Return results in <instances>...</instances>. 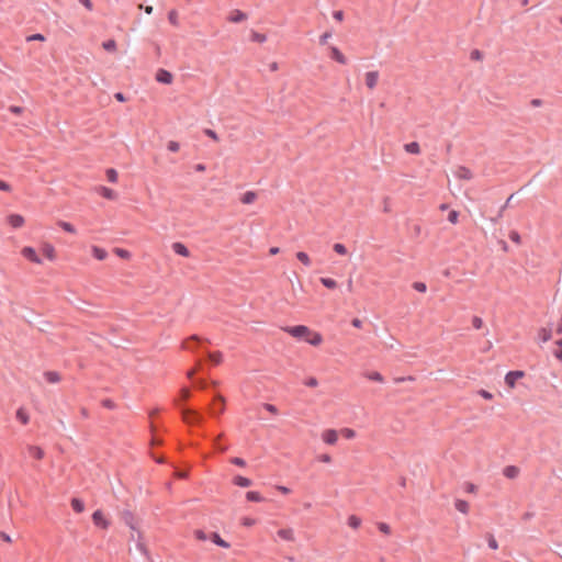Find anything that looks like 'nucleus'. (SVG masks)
<instances>
[{
  "instance_id": "1",
  "label": "nucleus",
  "mask_w": 562,
  "mask_h": 562,
  "mask_svg": "<svg viewBox=\"0 0 562 562\" xmlns=\"http://www.w3.org/2000/svg\"><path fill=\"white\" fill-rule=\"evenodd\" d=\"M182 419L188 425H200L203 423L204 417L195 409L184 407L181 409Z\"/></svg>"
},
{
  "instance_id": "2",
  "label": "nucleus",
  "mask_w": 562,
  "mask_h": 562,
  "mask_svg": "<svg viewBox=\"0 0 562 562\" xmlns=\"http://www.w3.org/2000/svg\"><path fill=\"white\" fill-rule=\"evenodd\" d=\"M285 331L297 339L305 340L311 335V329L305 325L289 326Z\"/></svg>"
},
{
  "instance_id": "3",
  "label": "nucleus",
  "mask_w": 562,
  "mask_h": 562,
  "mask_svg": "<svg viewBox=\"0 0 562 562\" xmlns=\"http://www.w3.org/2000/svg\"><path fill=\"white\" fill-rule=\"evenodd\" d=\"M92 521L97 527L106 529L110 525L109 520L105 519L103 513L98 509L92 514Z\"/></svg>"
},
{
  "instance_id": "4",
  "label": "nucleus",
  "mask_w": 562,
  "mask_h": 562,
  "mask_svg": "<svg viewBox=\"0 0 562 562\" xmlns=\"http://www.w3.org/2000/svg\"><path fill=\"white\" fill-rule=\"evenodd\" d=\"M525 375V372L524 371H520V370H514V371H509L506 373L505 375V383L509 386V387H514L515 386V383L518 379L522 378Z\"/></svg>"
},
{
  "instance_id": "5",
  "label": "nucleus",
  "mask_w": 562,
  "mask_h": 562,
  "mask_svg": "<svg viewBox=\"0 0 562 562\" xmlns=\"http://www.w3.org/2000/svg\"><path fill=\"white\" fill-rule=\"evenodd\" d=\"M173 76L170 71L166 69H158L156 72V80L164 85H170L172 82Z\"/></svg>"
},
{
  "instance_id": "6",
  "label": "nucleus",
  "mask_w": 562,
  "mask_h": 562,
  "mask_svg": "<svg viewBox=\"0 0 562 562\" xmlns=\"http://www.w3.org/2000/svg\"><path fill=\"white\" fill-rule=\"evenodd\" d=\"M224 398L221 395H216L214 398V403L210 407V413L212 415L221 414L224 412Z\"/></svg>"
},
{
  "instance_id": "7",
  "label": "nucleus",
  "mask_w": 562,
  "mask_h": 562,
  "mask_svg": "<svg viewBox=\"0 0 562 562\" xmlns=\"http://www.w3.org/2000/svg\"><path fill=\"white\" fill-rule=\"evenodd\" d=\"M26 450L29 456L35 460H42L45 456L44 450L38 446L29 445Z\"/></svg>"
},
{
  "instance_id": "8",
  "label": "nucleus",
  "mask_w": 562,
  "mask_h": 562,
  "mask_svg": "<svg viewBox=\"0 0 562 562\" xmlns=\"http://www.w3.org/2000/svg\"><path fill=\"white\" fill-rule=\"evenodd\" d=\"M201 344V339L196 335H193L183 341L182 347L187 350H194L195 348H199Z\"/></svg>"
},
{
  "instance_id": "9",
  "label": "nucleus",
  "mask_w": 562,
  "mask_h": 562,
  "mask_svg": "<svg viewBox=\"0 0 562 562\" xmlns=\"http://www.w3.org/2000/svg\"><path fill=\"white\" fill-rule=\"evenodd\" d=\"M22 255L24 256V258H26L27 260H30L32 262L41 263V258L36 254L35 249L32 247H24L22 249Z\"/></svg>"
},
{
  "instance_id": "10",
  "label": "nucleus",
  "mask_w": 562,
  "mask_h": 562,
  "mask_svg": "<svg viewBox=\"0 0 562 562\" xmlns=\"http://www.w3.org/2000/svg\"><path fill=\"white\" fill-rule=\"evenodd\" d=\"M454 175L457 178L462 179V180H471L473 177L472 171L464 166H459L457 168Z\"/></svg>"
},
{
  "instance_id": "11",
  "label": "nucleus",
  "mask_w": 562,
  "mask_h": 562,
  "mask_svg": "<svg viewBox=\"0 0 562 562\" xmlns=\"http://www.w3.org/2000/svg\"><path fill=\"white\" fill-rule=\"evenodd\" d=\"M322 437L327 445H334L338 439V434L335 429H327L323 432Z\"/></svg>"
},
{
  "instance_id": "12",
  "label": "nucleus",
  "mask_w": 562,
  "mask_h": 562,
  "mask_svg": "<svg viewBox=\"0 0 562 562\" xmlns=\"http://www.w3.org/2000/svg\"><path fill=\"white\" fill-rule=\"evenodd\" d=\"M172 250L175 251V254L179 255V256H182V257H189L190 256V251L188 249V247L183 244V243H180V241H176L172 244Z\"/></svg>"
},
{
  "instance_id": "13",
  "label": "nucleus",
  "mask_w": 562,
  "mask_h": 562,
  "mask_svg": "<svg viewBox=\"0 0 562 562\" xmlns=\"http://www.w3.org/2000/svg\"><path fill=\"white\" fill-rule=\"evenodd\" d=\"M379 80V72L378 71H368L366 74V85L369 89H373Z\"/></svg>"
},
{
  "instance_id": "14",
  "label": "nucleus",
  "mask_w": 562,
  "mask_h": 562,
  "mask_svg": "<svg viewBox=\"0 0 562 562\" xmlns=\"http://www.w3.org/2000/svg\"><path fill=\"white\" fill-rule=\"evenodd\" d=\"M330 57L341 65L347 64V58L336 46H330Z\"/></svg>"
},
{
  "instance_id": "15",
  "label": "nucleus",
  "mask_w": 562,
  "mask_h": 562,
  "mask_svg": "<svg viewBox=\"0 0 562 562\" xmlns=\"http://www.w3.org/2000/svg\"><path fill=\"white\" fill-rule=\"evenodd\" d=\"M278 536L285 541H294V531L292 528H284L278 530Z\"/></svg>"
},
{
  "instance_id": "16",
  "label": "nucleus",
  "mask_w": 562,
  "mask_h": 562,
  "mask_svg": "<svg viewBox=\"0 0 562 562\" xmlns=\"http://www.w3.org/2000/svg\"><path fill=\"white\" fill-rule=\"evenodd\" d=\"M8 222L13 228H19L23 225L24 218L20 214H11L8 217Z\"/></svg>"
},
{
  "instance_id": "17",
  "label": "nucleus",
  "mask_w": 562,
  "mask_h": 562,
  "mask_svg": "<svg viewBox=\"0 0 562 562\" xmlns=\"http://www.w3.org/2000/svg\"><path fill=\"white\" fill-rule=\"evenodd\" d=\"M503 474L507 477V479H516L519 474V469L516 467V465H507L504 468L503 470Z\"/></svg>"
},
{
  "instance_id": "18",
  "label": "nucleus",
  "mask_w": 562,
  "mask_h": 562,
  "mask_svg": "<svg viewBox=\"0 0 562 562\" xmlns=\"http://www.w3.org/2000/svg\"><path fill=\"white\" fill-rule=\"evenodd\" d=\"M246 19H247L246 13H244V12H243V11H240V10H234V11L231 13L229 18H228V20H229L231 22H233V23H239V22L245 21Z\"/></svg>"
},
{
  "instance_id": "19",
  "label": "nucleus",
  "mask_w": 562,
  "mask_h": 562,
  "mask_svg": "<svg viewBox=\"0 0 562 562\" xmlns=\"http://www.w3.org/2000/svg\"><path fill=\"white\" fill-rule=\"evenodd\" d=\"M305 341L312 346H318L323 341V337L319 333H312L306 337Z\"/></svg>"
},
{
  "instance_id": "20",
  "label": "nucleus",
  "mask_w": 562,
  "mask_h": 562,
  "mask_svg": "<svg viewBox=\"0 0 562 562\" xmlns=\"http://www.w3.org/2000/svg\"><path fill=\"white\" fill-rule=\"evenodd\" d=\"M98 192L108 200H113L116 198V193L108 187H99Z\"/></svg>"
},
{
  "instance_id": "21",
  "label": "nucleus",
  "mask_w": 562,
  "mask_h": 562,
  "mask_svg": "<svg viewBox=\"0 0 562 562\" xmlns=\"http://www.w3.org/2000/svg\"><path fill=\"white\" fill-rule=\"evenodd\" d=\"M552 337V330L550 328H540L538 331V339L541 342H547Z\"/></svg>"
},
{
  "instance_id": "22",
  "label": "nucleus",
  "mask_w": 562,
  "mask_h": 562,
  "mask_svg": "<svg viewBox=\"0 0 562 562\" xmlns=\"http://www.w3.org/2000/svg\"><path fill=\"white\" fill-rule=\"evenodd\" d=\"M122 519L125 522V525H127L132 530H135L134 516H133L132 512L124 510L122 513Z\"/></svg>"
},
{
  "instance_id": "23",
  "label": "nucleus",
  "mask_w": 562,
  "mask_h": 562,
  "mask_svg": "<svg viewBox=\"0 0 562 562\" xmlns=\"http://www.w3.org/2000/svg\"><path fill=\"white\" fill-rule=\"evenodd\" d=\"M210 539L212 542H214L216 546L222 548H229V543L221 538V536L217 532H212Z\"/></svg>"
},
{
  "instance_id": "24",
  "label": "nucleus",
  "mask_w": 562,
  "mask_h": 562,
  "mask_svg": "<svg viewBox=\"0 0 562 562\" xmlns=\"http://www.w3.org/2000/svg\"><path fill=\"white\" fill-rule=\"evenodd\" d=\"M234 484L240 487H248L252 484L251 480L241 475L234 477Z\"/></svg>"
},
{
  "instance_id": "25",
  "label": "nucleus",
  "mask_w": 562,
  "mask_h": 562,
  "mask_svg": "<svg viewBox=\"0 0 562 562\" xmlns=\"http://www.w3.org/2000/svg\"><path fill=\"white\" fill-rule=\"evenodd\" d=\"M92 255L98 260H104L108 257L106 250L97 246L92 247Z\"/></svg>"
},
{
  "instance_id": "26",
  "label": "nucleus",
  "mask_w": 562,
  "mask_h": 562,
  "mask_svg": "<svg viewBox=\"0 0 562 562\" xmlns=\"http://www.w3.org/2000/svg\"><path fill=\"white\" fill-rule=\"evenodd\" d=\"M454 507L458 512L462 513V514H468L469 513V504L467 501H463V499H457L454 502Z\"/></svg>"
},
{
  "instance_id": "27",
  "label": "nucleus",
  "mask_w": 562,
  "mask_h": 562,
  "mask_svg": "<svg viewBox=\"0 0 562 562\" xmlns=\"http://www.w3.org/2000/svg\"><path fill=\"white\" fill-rule=\"evenodd\" d=\"M44 376H45L46 381L49 383H57L60 380V375L56 371H46L44 373Z\"/></svg>"
},
{
  "instance_id": "28",
  "label": "nucleus",
  "mask_w": 562,
  "mask_h": 562,
  "mask_svg": "<svg viewBox=\"0 0 562 562\" xmlns=\"http://www.w3.org/2000/svg\"><path fill=\"white\" fill-rule=\"evenodd\" d=\"M206 358L212 364L216 366V364H220L222 361V353L221 352H213V353L206 352Z\"/></svg>"
},
{
  "instance_id": "29",
  "label": "nucleus",
  "mask_w": 562,
  "mask_h": 562,
  "mask_svg": "<svg viewBox=\"0 0 562 562\" xmlns=\"http://www.w3.org/2000/svg\"><path fill=\"white\" fill-rule=\"evenodd\" d=\"M405 150L408 154L417 155L420 151V146H419V144L417 142H411V143L405 145Z\"/></svg>"
},
{
  "instance_id": "30",
  "label": "nucleus",
  "mask_w": 562,
  "mask_h": 562,
  "mask_svg": "<svg viewBox=\"0 0 562 562\" xmlns=\"http://www.w3.org/2000/svg\"><path fill=\"white\" fill-rule=\"evenodd\" d=\"M71 507L76 513H82L85 510V503L81 499L74 497L71 499Z\"/></svg>"
},
{
  "instance_id": "31",
  "label": "nucleus",
  "mask_w": 562,
  "mask_h": 562,
  "mask_svg": "<svg viewBox=\"0 0 562 562\" xmlns=\"http://www.w3.org/2000/svg\"><path fill=\"white\" fill-rule=\"evenodd\" d=\"M257 198V194L254 191H247L241 196V202L244 204H251Z\"/></svg>"
},
{
  "instance_id": "32",
  "label": "nucleus",
  "mask_w": 562,
  "mask_h": 562,
  "mask_svg": "<svg viewBox=\"0 0 562 562\" xmlns=\"http://www.w3.org/2000/svg\"><path fill=\"white\" fill-rule=\"evenodd\" d=\"M16 418L24 425H26L30 420V417H29V414L25 412L24 408L20 407L18 411H16V414H15Z\"/></svg>"
},
{
  "instance_id": "33",
  "label": "nucleus",
  "mask_w": 562,
  "mask_h": 562,
  "mask_svg": "<svg viewBox=\"0 0 562 562\" xmlns=\"http://www.w3.org/2000/svg\"><path fill=\"white\" fill-rule=\"evenodd\" d=\"M246 498L249 502H262L263 497L256 491H249L246 493Z\"/></svg>"
},
{
  "instance_id": "34",
  "label": "nucleus",
  "mask_w": 562,
  "mask_h": 562,
  "mask_svg": "<svg viewBox=\"0 0 562 562\" xmlns=\"http://www.w3.org/2000/svg\"><path fill=\"white\" fill-rule=\"evenodd\" d=\"M296 258L306 267H310L312 263L308 255L304 251L296 252Z\"/></svg>"
},
{
  "instance_id": "35",
  "label": "nucleus",
  "mask_w": 562,
  "mask_h": 562,
  "mask_svg": "<svg viewBox=\"0 0 562 562\" xmlns=\"http://www.w3.org/2000/svg\"><path fill=\"white\" fill-rule=\"evenodd\" d=\"M58 226L60 228H63L65 232H67V233H70V234H75L76 233L75 226L72 224L68 223V222L59 221L58 222Z\"/></svg>"
},
{
  "instance_id": "36",
  "label": "nucleus",
  "mask_w": 562,
  "mask_h": 562,
  "mask_svg": "<svg viewBox=\"0 0 562 562\" xmlns=\"http://www.w3.org/2000/svg\"><path fill=\"white\" fill-rule=\"evenodd\" d=\"M319 281L327 289H335L337 286V282L331 278H321Z\"/></svg>"
},
{
  "instance_id": "37",
  "label": "nucleus",
  "mask_w": 562,
  "mask_h": 562,
  "mask_svg": "<svg viewBox=\"0 0 562 562\" xmlns=\"http://www.w3.org/2000/svg\"><path fill=\"white\" fill-rule=\"evenodd\" d=\"M348 525L351 528L357 529L361 525V519L356 515H351L348 518Z\"/></svg>"
},
{
  "instance_id": "38",
  "label": "nucleus",
  "mask_w": 562,
  "mask_h": 562,
  "mask_svg": "<svg viewBox=\"0 0 562 562\" xmlns=\"http://www.w3.org/2000/svg\"><path fill=\"white\" fill-rule=\"evenodd\" d=\"M102 47L106 52H114L116 49V42L114 40H108L102 43Z\"/></svg>"
},
{
  "instance_id": "39",
  "label": "nucleus",
  "mask_w": 562,
  "mask_h": 562,
  "mask_svg": "<svg viewBox=\"0 0 562 562\" xmlns=\"http://www.w3.org/2000/svg\"><path fill=\"white\" fill-rule=\"evenodd\" d=\"M105 173L108 181L112 183L117 181V171L115 169L109 168Z\"/></svg>"
},
{
  "instance_id": "40",
  "label": "nucleus",
  "mask_w": 562,
  "mask_h": 562,
  "mask_svg": "<svg viewBox=\"0 0 562 562\" xmlns=\"http://www.w3.org/2000/svg\"><path fill=\"white\" fill-rule=\"evenodd\" d=\"M367 378L371 381H375V382H383V376L381 373L374 371V372H370L367 374Z\"/></svg>"
},
{
  "instance_id": "41",
  "label": "nucleus",
  "mask_w": 562,
  "mask_h": 562,
  "mask_svg": "<svg viewBox=\"0 0 562 562\" xmlns=\"http://www.w3.org/2000/svg\"><path fill=\"white\" fill-rule=\"evenodd\" d=\"M251 40L254 42L263 43V42H266L267 36L265 34H261V33H258V32H252Z\"/></svg>"
},
{
  "instance_id": "42",
  "label": "nucleus",
  "mask_w": 562,
  "mask_h": 562,
  "mask_svg": "<svg viewBox=\"0 0 562 562\" xmlns=\"http://www.w3.org/2000/svg\"><path fill=\"white\" fill-rule=\"evenodd\" d=\"M333 248H334V250H335L338 255L344 256V255H346V254H347V248H346V246H345V245H342V244H340V243H336V244L334 245V247H333Z\"/></svg>"
},
{
  "instance_id": "43",
  "label": "nucleus",
  "mask_w": 562,
  "mask_h": 562,
  "mask_svg": "<svg viewBox=\"0 0 562 562\" xmlns=\"http://www.w3.org/2000/svg\"><path fill=\"white\" fill-rule=\"evenodd\" d=\"M168 20L172 25H178V12L176 10H171L168 13Z\"/></svg>"
},
{
  "instance_id": "44",
  "label": "nucleus",
  "mask_w": 562,
  "mask_h": 562,
  "mask_svg": "<svg viewBox=\"0 0 562 562\" xmlns=\"http://www.w3.org/2000/svg\"><path fill=\"white\" fill-rule=\"evenodd\" d=\"M487 544L492 550H496L498 548V543L492 533L487 535Z\"/></svg>"
},
{
  "instance_id": "45",
  "label": "nucleus",
  "mask_w": 562,
  "mask_h": 562,
  "mask_svg": "<svg viewBox=\"0 0 562 562\" xmlns=\"http://www.w3.org/2000/svg\"><path fill=\"white\" fill-rule=\"evenodd\" d=\"M43 250H44L45 256H46L48 259H50V260H53V259H54V252H55V250H54V247H53V246H50V245H46V246L44 247V249H43Z\"/></svg>"
},
{
  "instance_id": "46",
  "label": "nucleus",
  "mask_w": 562,
  "mask_h": 562,
  "mask_svg": "<svg viewBox=\"0 0 562 562\" xmlns=\"http://www.w3.org/2000/svg\"><path fill=\"white\" fill-rule=\"evenodd\" d=\"M509 239L516 244H520L521 237L517 231H512L508 235Z\"/></svg>"
},
{
  "instance_id": "47",
  "label": "nucleus",
  "mask_w": 562,
  "mask_h": 562,
  "mask_svg": "<svg viewBox=\"0 0 562 562\" xmlns=\"http://www.w3.org/2000/svg\"><path fill=\"white\" fill-rule=\"evenodd\" d=\"M341 434L347 439H352L356 436L355 430L351 429V428H344V429H341Z\"/></svg>"
},
{
  "instance_id": "48",
  "label": "nucleus",
  "mask_w": 562,
  "mask_h": 562,
  "mask_svg": "<svg viewBox=\"0 0 562 562\" xmlns=\"http://www.w3.org/2000/svg\"><path fill=\"white\" fill-rule=\"evenodd\" d=\"M413 288L418 292H426L427 285L424 282L417 281L413 283Z\"/></svg>"
},
{
  "instance_id": "49",
  "label": "nucleus",
  "mask_w": 562,
  "mask_h": 562,
  "mask_svg": "<svg viewBox=\"0 0 562 562\" xmlns=\"http://www.w3.org/2000/svg\"><path fill=\"white\" fill-rule=\"evenodd\" d=\"M378 529L385 535L391 532V528L386 522H378Z\"/></svg>"
},
{
  "instance_id": "50",
  "label": "nucleus",
  "mask_w": 562,
  "mask_h": 562,
  "mask_svg": "<svg viewBox=\"0 0 562 562\" xmlns=\"http://www.w3.org/2000/svg\"><path fill=\"white\" fill-rule=\"evenodd\" d=\"M115 252H116V255H117L119 257L124 258V259H127V258H130V257H131L130 251H128V250H126V249H123V248H116V249H115Z\"/></svg>"
},
{
  "instance_id": "51",
  "label": "nucleus",
  "mask_w": 562,
  "mask_h": 562,
  "mask_svg": "<svg viewBox=\"0 0 562 562\" xmlns=\"http://www.w3.org/2000/svg\"><path fill=\"white\" fill-rule=\"evenodd\" d=\"M459 213L457 211H450L448 214V221L452 224L458 222Z\"/></svg>"
},
{
  "instance_id": "52",
  "label": "nucleus",
  "mask_w": 562,
  "mask_h": 562,
  "mask_svg": "<svg viewBox=\"0 0 562 562\" xmlns=\"http://www.w3.org/2000/svg\"><path fill=\"white\" fill-rule=\"evenodd\" d=\"M472 325H473V327H474L475 329H481V328H482V326H483V321H482V318H481V317H479V316H474V317L472 318Z\"/></svg>"
},
{
  "instance_id": "53",
  "label": "nucleus",
  "mask_w": 562,
  "mask_h": 562,
  "mask_svg": "<svg viewBox=\"0 0 562 562\" xmlns=\"http://www.w3.org/2000/svg\"><path fill=\"white\" fill-rule=\"evenodd\" d=\"M167 148L170 150V151H178L179 148H180V144L178 142H175V140H170L167 145Z\"/></svg>"
},
{
  "instance_id": "54",
  "label": "nucleus",
  "mask_w": 562,
  "mask_h": 562,
  "mask_svg": "<svg viewBox=\"0 0 562 562\" xmlns=\"http://www.w3.org/2000/svg\"><path fill=\"white\" fill-rule=\"evenodd\" d=\"M45 37L43 34L41 33H36V34H32L30 36L26 37V41L27 42H32V41H44Z\"/></svg>"
},
{
  "instance_id": "55",
  "label": "nucleus",
  "mask_w": 562,
  "mask_h": 562,
  "mask_svg": "<svg viewBox=\"0 0 562 562\" xmlns=\"http://www.w3.org/2000/svg\"><path fill=\"white\" fill-rule=\"evenodd\" d=\"M483 57V54L479 49H474L470 54V58L472 60H481Z\"/></svg>"
},
{
  "instance_id": "56",
  "label": "nucleus",
  "mask_w": 562,
  "mask_h": 562,
  "mask_svg": "<svg viewBox=\"0 0 562 562\" xmlns=\"http://www.w3.org/2000/svg\"><path fill=\"white\" fill-rule=\"evenodd\" d=\"M305 385H306V386H310V387H315V386H317V385H318V381H317V379H316V378L311 376V378H308V379L305 381Z\"/></svg>"
},
{
  "instance_id": "57",
  "label": "nucleus",
  "mask_w": 562,
  "mask_h": 562,
  "mask_svg": "<svg viewBox=\"0 0 562 562\" xmlns=\"http://www.w3.org/2000/svg\"><path fill=\"white\" fill-rule=\"evenodd\" d=\"M102 405L105 407V408H109V409H113L115 408V403L110 400V398H105L102 401Z\"/></svg>"
},
{
  "instance_id": "58",
  "label": "nucleus",
  "mask_w": 562,
  "mask_h": 562,
  "mask_svg": "<svg viewBox=\"0 0 562 562\" xmlns=\"http://www.w3.org/2000/svg\"><path fill=\"white\" fill-rule=\"evenodd\" d=\"M476 490H477V487H476V485H475V484H473V483H465V485H464V491H465L467 493H475V492H476Z\"/></svg>"
},
{
  "instance_id": "59",
  "label": "nucleus",
  "mask_w": 562,
  "mask_h": 562,
  "mask_svg": "<svg viewBox=\"0 0 562 562\" xmlns=\"http://www.w3.org/2000/svg\"><path fill=\"white\" fill-rule=\"evenodd\" d=\"M330 37H331V33L330 32H325L319 37V44L321 45H325L327 43L328 38H330Z\"/></svg>"
},
{
  "instance_id": "60",
  "label": "nucleus",
  "mask_w": 562,
  "mask_h": 562,
  "mask_svg": "<svg viewBox=\"0 0 562 562\" xmlns=\"http://www.w3.org/2000/svg\"><path fill=\"white\" fill-rule=\"evenodd\" d=\"M232 463L237 465V467H245L246 465V461L239 457H235L232 459Z\"/></svg>"
},
{
  "instance_id": "61",
  "label": "nucleus",
  "mask_w": 562,
  "mask_h": 562,
  "mask_svg": "<svg viewBox=\"0 0 562 562\" xmlns=\"http://www.w3.org/2000/svg\"><path fill=\"white\" fill-rule=\"evenodd\" d=\"M194 384H195L196 387H199L201 390H204L207 386V382L205 380H202V379L195 380Z\"/></svg>"
},
{
  "instance_id": "62",
  "label": "nucleus",
  "mask_w": 562,
  "mask_h": 562,
  "mask_svg": "<svg viewBox=\"0 0 562 562\" xmlns=\"http://www.w3.org/2000/svg\"><path fill=\"white\" fill-rule=\"evenodd\" d=\"M263 408L272 414H277L278 413V408L277 406L272 405V404H269V403H266L263 404Z\"/></svg>"
},
{
  "instance_id": "63",
  "label": "nucleus",
  "mask_w": 562,
  "mask_h": 562,
  "mask_svg": "<svg viewBox=\"0 0 562 562\" xmlns=\"http://www.w3.org/2000/svg\"><path fill=\"white\" fill-rule=\"evenodd\" d=\"M479 394L483 398H485V400H492L493 398V394L491 392L486 391V390H483V389L479 391Z\"/></svg>"
},
{
  "instance_id": "64",
  "label": "nucleus",
  "mask_w": 562,
  "mask_h": 562,
  "mask_svg": "<svg viewBox=\"0 0 562 562\" xmlns=\"http://www.w3.org/2000/svg\"><path fill=\"white\" fill-rule=\"evenodd\" d=\"M194 533H195L196 539H199V540L205 541L207 539V536L203 530H200V529L195 530Z\"/></svg>"
}]
</instances>
